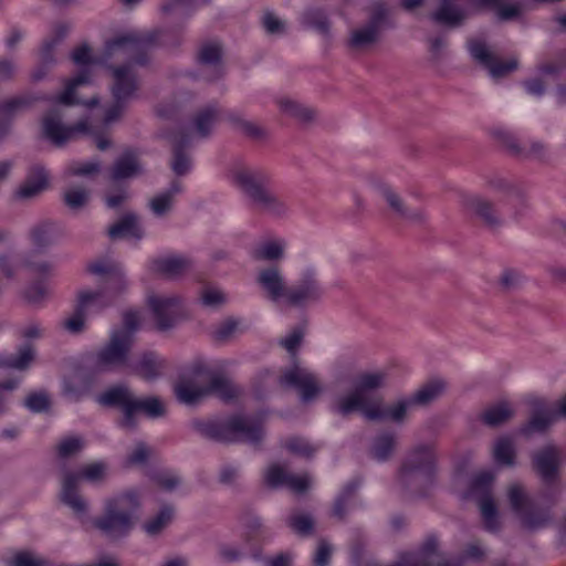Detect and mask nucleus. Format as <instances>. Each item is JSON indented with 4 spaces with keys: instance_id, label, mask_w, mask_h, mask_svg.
Wrapping results in <instances>:
<instances>
[{
    "instance_id": "1",
    "label": "nucleus",
    "mask_w": 566,
    "mask_h": 566,
    "mask_svg": "<svg viewBox=\"0 0 566 566\" xmlns=\"http://www.w3.org/2000/svg\"><path fill=\"white\" fill-rule=\"evenodd\" d=\"M159 32L129 31L107 41L102 55L98 57L93 56L92 50L87 44L75 48L71 57L80 66L94 63L107 64L113 59L127 60L126 64L130 65H144L149 48L159 41Z\"/></svg>"
},
{
    "instance_id": "2",
    "label": "nucleus",
    "mask_w": 566,
    "mask_h": 566,
    "mask_svg": "<svg viewBox=\"0 0 566 566\" xmlns=\"http://www.w3.org/2000/svg\"><path fill=\"white\" fill-rule=\"evenodd\" d=\"M193 379H180L175 386V394L179 401L192 405L207 395L213 394L224 401L239 397L240 389L227 377L210 373L203 363L192 366Z\"/></svg>"
},
{
    "instance_id": "3",
    "label": "nucleus",
    "mask_w": 566,
    "mask_h": 566,
    "mask_svg": "<svg viewBox=\"0 0 566 566\" xmlns=\"http://www.w3.org/2000/svg\"><path fill=\"white\" fill-rule=\"evenodd\" d=\"M384 379L381 373L360 375L355 389L338 400L337 412L347 416L353 411H360L368 420L381 418L385 415L381 399L374 390L384 384Z\"/></svg>"
},
{
    "instance_id": "4",
    "label": "nucleus",
    "mask_w": 566,
    "mask_h": 566,
    "mask_svg": "<svg viewBox=\"0 0 566 566\" xmlns=\"http://www.w3.org/2000/svg\"><path fill=\"white\" fill-rule=\"evenodd\" d=\"M233 180L259 211L276 217L286 213L285 201L269 187V178L265 174L242 168L234 171Z\"/></svg>"
},
{
    "instance_id": "5",
    "label": "nucleus",
    "mask_w": 566,
    "mask_h": 566,
    "mask_svg": "<svg viewBox=\"0 0 566 566\" xmlns=\"http://www.w3.org/2000/svg\"><path fill=\"white\" fill-rule=\"evenodd\" d=\"M196 428L203 436L222 442L242 441L258 443L263 438L261 420L247 417H232L227 421H200Z\"/></svg>"
},
{
    "instance_id": "6",
    "label": "nucleus",
    "mask_w": 566,
    "mask_h": 566,
    "mask_svg": "<svg viewBox=\"0 0 566 566\" xmlns=\"http://www.w3.org/2000/svg\"><path fill=\"white\" fill-rule=\"evenodd\" d=\"M139 506V496L135 491H127L105 502L104 515L94 524L109 537H119L129 532L133 514Z\"/></svg>"
},
{
    "instance_id": "7",
    "label": "nucleus",
    "mask_w": 566,
    "mask_h": 566,
    "mask_svg": "<svg viewBox=\"0 0 566 566\" xmlns=\"http://www.w3.org/2000/svg\"><path fill=\"white\" fill-rule=\"evenodd\" d=\"M437 455L431 446L415 448L402 463L400 479L403 483L430 485L436 476Z\"/></svg>"
},
{
    "instance_id": "8",
    "label": "nucleus",
    "mask_w": 566,
    "mask_h": 566,
    "mask_svg": "<svg viewBox=\"0 0 566 566\" xmlns=\"http://www.w3.org/2000/svg\"><path fill=\"white\" fill-rule=\"evenodd\" d=\"M134 65L135 64L109 65L113 76L112 93L114 103L105 113L104 122L107 125L120 117L126 101L130 98L138 88V78Z\"/></svg>"
},
{
    "instance_id": "9",
    "label": "nucleus",
    "mask_w": 566,
    "mask_h": 566,
    "mask_svg": "<svg viewBox=\"0 0 566 566\" xmlns=\"http://www.w3.org/2000/svg\"><path fill=\"white\" fill-rule=\"evenodd\" d=\"M106 467L102 462L90 463L82 468L80 474L66 473L62 481L61 501L71 507L75 514L86 512V502L78 494L77 488L81 479L91 482L99 481L105 475Z\"/></svg>"
},
{
    "instance_id": "10",
    "label": "nucleus",
    "mask_w": 566,
    "mask_h": 566,
    "mask_svg": "<svg viewBox=\"0 0 566 566\" xmlns=\"http://www.w3.org/2000/svg\"><path fill=\"white\" fill-rule=\"evenodd\" d=\"M507 499L512 510L520 516L525 528L535 531L546 527L551 523L552 516L549 512L535 509L520 483L509 485Z\"/></svg>"
},
{
    "instance_id": "11",
    "label": "nucleus",
    "mask_w": 566,
    "mask_h": 566,
    "mask_svg": "<svg viewBox=\"0 0 566 566\" xmlns=\"http://www.w3.org/2000/svg\"><path fill=\"white\" fill-rule=\"evenodd\" d=\"M133 346V338L127 332H112L108 343L94 356L93 368L106 371L124 366Z\"/></svg>"
},
{
    "instance_id": "12",
    "label": "nucleus",
    "mask_w": 566,
    "mask_h": 566,
    "mask_svg": "<svg viewBox=\"0 0 566 566\" xmlns=\"http://www.w3.org/2000/svg\"><path fill=\"white\" fill-rule=\"evenodd\" d=\"M494 474L490 471H483L475 475L472 481L471 491L479 495L478 502L485 528L490 532H496L500 528L497 520V509L491 494V486Z\"/></svg>"
},
{
    "instance_id": "13",
    "label": "nucleus",
    "mask_w": 566,
    "mask_h": 566,
    "mask_svg": "<svg viewBox=\"0 0 566 566\" xmlns=\"http://www.w3.org/2000/svg\"><path fill=\"white\" fill-rule=\"evenodd\" d=\"M385 19L386 8L377 3L368 22L350 31L347 40L348 48L353 51H366L375 45L380 39Z\"/></svg>"
},
{
    "instance_id": "14",
    "label": "nucleus",
    "mask_w": 566,
    "mask_h": 566,
    "mask_svg": "<svg viewBox=\"0 0 566 566\" xmlns=\"http://www.w3.org/2000/svg\"><path fill=\"white\" fill-rule=\"evenodd\" d=\"M109 304L111 300H106L104 292H80L75 311L63 321V327L73 334L81 333L84 329L85 317Z\"/></svg>"
},
{
    "instance_id": "15",
    "label": "nucleus",
    "mask_w": 566,
    "mask_h": 566,
    "mask_svg": "<svg viewBox=\"0 0 566 566\" xmlns=\"http://www.w3.org/2000/svg\"><path fill=\"white\" fill-rule=\"evenodd\" d=\"M42 132L53 144L61 146L76 138L77 135L88 134L90 126L86 120H81L73 126H65L61 122V114L54 109L43 117Z\"/></svg>"
},
{
    "instance_id": "16",
    "label": "nucleus",
    "mask_w": 566,
    "mask_h": 566,
    "mask_svg": "<svg viewBox=\"0 0 566 566\" xmlns=\"http://www.w3.org/2000/svg\"><path fill=\"white\" fill-rule=\"evenodd\" d=\"M527 403L532 408V416L523 428L525 434L546 430L557 415L566 417V395L559 400L557 410L552 408L545 400L537 397L528 398Z\"/></svg>"
},
{
    "instance_id": "17",
    "label": "nucleus",
    "mask_w": 566,
    "mask_h": 566,
    "mask_svg": "<svg viewBox=\"0 0 566 566\" xmlns=\"http://www.w3.org/2000/svg\"><path fill=\"white\" fill-rule=\"evenodd\" d=\"M98 402L103 406L119 408L124 417L119 421V426L124 429H134L136 421L134 420V402L135 397L127 387L116 386L98 397Z\"/></svg>"
},
{
    "instance_id": "18",
    "label": "nucleus",
    "mask_w": 566,
    "mask_h": 566,
    "mask_svg": "<svg viewBox=\"0 0 566 566\" xmlns=\"http://www.w3.org/2000/svg\"><path fill=\"white\" fill-rule=\"evenodd\" d=\"M468 46L473 59L486 67L493 77H502L517 69V60H499L482 41L471 40Z\"/></svg>"
},
{
    "instance_id": "19",
    "label": "nucleus",
    "mask_w": 566,
    "mask_h": 566,
    "mask_svg": "<svg viewBox=\"0 0 566 566\" xmlns=\"http://www.w3.org/2000/svg\"><path fill=\"white\" fill-rule=\"evenodd\" d=\"M538 76L524 82L528 94L541 96L546 85L555 82L566 71V53L559 54L555 60L543 62L538 65Z\"/></svg>"
},
{
    "instance_id": "20",
    "label": "nucleus",
    "mask_w": 566,
    "mask_h": 566,
    "mask_svg": "<svg viewBox=\"0 0 566 566\" xmlns=\"http://www.w3.org/2000/svg\"><path fill=\"white\" fill-rule=\"evenodd\" d=\"M324 293V289L313 271H305L298 283L291 286L287 292V305L303 306L318 301Z\"/></svg>"
},
{
    "instance_id": "21",
    "label": "nucleus",
    "mask_w": 566,
    "mask_h": 566,
    "mask_svg": "<svg viewBox=\"0 0 566 566\" xmlns=\"http://www.w3.org/2000/svg\"><path fill=\"white\" fill-rule=\"evenodd\" d=\"M280 382L281 385L297 389L304 401L313 399L321 391L317 377L307 369L297 366L284 371Z\"/></svg>"
},
{
    "instance_id": "22",
    "label": "nucleus",
    "mask_w": 566,
    "mask_h": 566,
    "mask_svg": "<svg viewBox=\"0 0 566 566\" xmlns=\"http://www.w3.org/2000/svg\"><path fill=\"white\" fill-rule=\"evenodd\" d=\"M265 483L271 488L286 486L295 493H303L310 486L307 474H292L279 464H272L264 474Z\"/></svg>"
},
{
    "instance_id": "23",
    "label": "nucleus",
    "mask_w": 566,
    "mask_h": 566,
    "mask_svg": "<svg viewBox=\"0 0 566 566\" xmlns=\"http://www.w3.org/2000/svg\"><path fill=\"white\" fill-rule=\"evenodd\" d=\"M256 282L270 300L274 302L283 301L287 304L290 287L286 285L284 276L277 266L261 270L256 276Z\"/></svg>"
},
{
    "instance_id": "24",
    "label": "nucleus",
    "mask_w": 566,
    "mask_h": 566,
    "mask_svg": "<svg viewBox=\"0 0 566 566\" xmlns=\"http://www.w3.org/2000/svg\"><path fill=\"white\" fill-rule=\"evenodd\" d=\"M148 304L155 315L158 329L166 331L174 325L175 318L180 312L178 297L153 295L148 297Z\"/></svg>"
},
{
    "instance_id": "25",
    "label": "nucleus",
    "mask_w": 566,
    "mask_h": 566,
    "mask_svg": "<svg viewBox=\"0 0 566 566\" xmlns=\"http://www.w3.org/2000/svg\"><path fill=\"white\" fill-rule=\"evenodd\" d=\"M455 1L441 0L437 10L430 14V19L437 24L448 28H457L463 24L470 17V11Z\"/></svg>"
},
{
    "instance_id": "26",
    "label": "nucleus",
    "mask_w": 566,
    "mask_h": 566,
    "mask_svg": "<svg viewBox=\"0 0 566 566\" xmlns=\"http://www.w3.org/2000/svg\"><path fill=\"white\" fill-rule=\"evenodd\" d=\"M191 269V261L181 255H166L151 261V271L168 279L181 276Z\"/></svg>"
},
{
    "instance_id": "27",
    "label": "nucleus",
    "mask_w": 566,
    "mask_h": 566,
    "mask_svg": "<svg viewBox=\"0 0 566 566\" xmlns=\"http://www.w3.org/2000/svg\"><path fill=\"white\" fill-rule=\"evenodd\" d=\"M48 186V172L43 167L36 165L30 169L24 182L18 189L17 196L21 199H30L44 191Z\"/></svg>"
},
{
    "instance_id": "28",
    "label": "nucleus",
    "mask_w": 566,
    "mask_h": 566,
    "mask_svg": "<svg viewBox=\"0 0 566 566\" xmlns=\"http://www.w3.org/2000/svg\"><path fill=\"white\" fill-rule=\"evenodd\" d=\"M499 139L514 155L524 158L543 159L546 155V146L541 142H531L526 147H521L513 135L507 132H499Z\"/></svg>"
},
{
    "instance_id": "29",
    "label": "nucleus",
    "mask_w": 566,
    "mask_h": 566,
    "mask_svg": "<svg viewBox=\"0 0 566 566\" xmlns=\"http://www.w3.org/2000/svg\"><path fill=\"white\" fill-rule=\"evenodd\" d=\"M559 461L558 450L548 447L539 451L534 458V465L545 483H552L556 479Z\"/></svg>"
},
{
    "instance_id": "30",
    "label": "nucleus",
    "mask_w": 566,
    "mask_h": 566,
    "mask_svg": "<svg viewBox=\"0 0 566 566\" xmlns=\"http://www.w3.org/2000/svg\"><path fill=\"white\" fill-rule=\"evenodd\" d=\"M189 144L190 136L186 133H178L172 137L171 169L177 176H184L191 169L190 157L185 153Z\"/></svg>"
},
{
    "instance_id": "31",
    "label": "nucleus",
    "mask_w": 566,
    "mask_h": 566,
    "mask_svg": "<svg viewBox=\"0 0 566 566\" xmlns=\"http://www.w3.org/2000/svg\"><path fill=\"white\" fill-rule=\"evenodd\" d=\"M88 271L93 274L104 275L107 287L112 286L116 291H120L125 285L124 274L114 262L107 260L95 261L88 265Z\"/></svg>"
},
{
    "instance_id": "32",
    "label": "nucleus",
    "mask_w": 566,
    "mask_h": 566,
    "mask_svg": "<svg viewBox=\"0 0 566 566\" xmlns=\"http://www.w3.org/2000/svg\"><path fill=\"white\" fill-rule=\"evenodd\" d=\"M34 357V347L30 344H25L20 346L15 354L0 355V368H11L23 371L29 368Z\"/></svg>"
},
{
    "instance_id": "33",
    "label": "nucleus",
    "mask_w": 566,
    "mask_h": 566,
    "mask_svg": "<svg viewBox=\"0 0 566 566\" xmlns=\"http://www.w3.org/2000/svg\"><path fill=\"white\" fill-rule=\"evenodd\" d=\"M140 170L138 155L135 150L128 149L115 161L111 177L113 180L130 178Z\"/></svg>"
},
{
    "instance_id": "34",
    "label": "nucleus",
    "mask_w": 566,
    "mask_h": 566,
    "mask_svg": "<svg viewBox=\"0 0 566 566\" xmlns=\"http://www.w3.org/2000/svg\"><path fill=\"white\" fill-rule=\"evenodd\" d=\"M378 191L380 196L387 201L392 211L400 217L410 220H422L424 218V213L422 211H412L405 208L399 195L391 187L381 185L379 186Z\"/></svg>"
},
{
    "instance_id": "35",
    "label": "nucleus",
    "mask_w": 566,
    "mask_h": 566,
    "mask_svg": "<svg viewBox=\"0 0 566 566\" xmlns=\"http://www.w3.org/2000/svg\"><path fill=\"white\" fill-rule=\"evenodd\" d=\"M182 191V184L178 180L171 182L168 190L158 193L149 201V208L156 216H164L174 205L175 197Z\"/></svg>"
},
{
    "instance_id": "36",
    "label": "nucleus",
    "mask_w": 566,
    "mask_h": 566,
    "mask_svg": "<svg viewBox=\"0 0 566 566\" xmlns=\"http://www.w3.org/2000/svg\"><path fill=\"white\" fill-rule=\"evenodd\" d=\"M219 116L220 111L216 106H208L198 111L192 119L196 134L201 138L209 136Z\"/></svg>"
},
{
    "instance_id": "37",
    "label": "nucleus",
    "mask_w": 566,
    "mask_h": 566,
    "mask_svg": "<svg viewBox=\"0 0 566 566\" xmlns=\"http://www.w3.org/2000/svg\"><path fill=\"white\" fill-rule=\"evenodd\" d=\"M108 235L112 239L126 237L140 239L143 232L139 228L137 217L134 213H127L108 229Z\"/></svg>"
},
{
    "instance_id": "38",
    "label": "nucleus",
    "mask_w": 566,
    "mask_h": 566,
    "mask_svg": "<svg viewBox=\"0 0 566 566\" xmlns=\"http://www.w3.org/2000/svg\"><path fill=\"white\" fill-rule=\"evenodd\" d=\"M478 9H493L502 21L512 20L521 13V6L517 3H505L504 0H474Z\"/></svg>"
},
{
    "instance_id": "39",
    "label": "nucleus",
    "mask_w": 566,
    "mask_h": 566,
    "mask_svg": "<svg viewBox=\"0 0 566 566\" xmlns=\"http://www.w3.org/2000/svg\"><path fill=\"white\" fill-rule=\"evenodd\" d=\"M514 412L511 403L502 401L486 408L481 417L484 423L495 427L511 419Z\"/></svg>"
},
{
    "instance_id": "40",
    "label": "nucleus",
    "mask_w": 566,
    "mask_h": 566,
    "mask_svg": "<svg viewBox=\"0 0 566 566\" xmlns=\"http://www.w3.org/2000/svg\"><path fill=\"white\" fill-rule=\"evenodd\" d=\"M465 207L479 216L488 226L493 227L499 224V219L489 201L472 196L465 199Z\"/></svg>"
},
{
    "instance_id": "41",
    "label": "nucleus",
    "mask_w": 566,
    "mask_h": 566,
    "mask_svg": "<svg viewBox=\"0 0 566 566\" xmlns=\"http://www.w3.org/2000/svg\"><path fill=\"white\" fill-rule=\"evenodd\" d=\"M91 81V72L88 69L82 70L77 76L66 82L65 90L57 96L56 101L63 105H74L81 102L74 97L76 87L83 84H87Z\"/></svg>"
},
{
    "instance_id": "42",
    "label": "nucleus",
    "mask_w": 566,
    "mask_h": 566,
    "mask_svg": "<svg viewBox=\"0 0 566 566\" xmlns=\"http://www.w3.org/2000/svg\"><path fill=\"white\" fill-rule=\"evenodd\" d=\"M444 388V384L441 380H432L422 386L415 395L410 398V403L413 406H424L430 403L437 397L440 396Z\"/></svg>"
},
{
    "instance_id": "43",
    "label": "nucleus",
    "mask_w": 566,
    "mask_h": 566,
    "mask_svg": "<svg viewBox=\"0 0 566 566\" xmlns=\"http://www.w3.org/2000/svg\"><path fill=\"white\" fill-rule=\"evenodd\" d=\"M136 412H144L150 418L163 417L166 412L164 402L157 397H147L144 399L135 398L134 402V420L136 421Z\"/></svg>"
},
{
    "instance_id": "44",
    "label": "nucleus",
    "mask_w": 566,
    "mask_h": 566,
    "mask_svg": "<svg viewBox=\"0 0 566 566\" xmlns=\"http://www.w3.org/2000/svg\"><path fill=\"white\" fill-rule=\"evenodd\" d=\"M284 248L285 243L282 240L265 241L254 249L253 256L256 260H279L284 254Z\"/></svg>"
},
{
    "instance_id": "45",
    "label": "nucleus",
    "mask_w": 566,
    "mask_h": 566,
    "mask_svg": "<svg viewBox=\"0 0 566 566\" xmlns=\"http://www.w3.org/2000/svg\"><path fill=\"white\" fill-rule=\"evenodd\" d=\"M280 109L301 122L307 123L315 117V112L304 105L298 104L290 98H282L279 101Z\"/></svg>"
},
{
    "instance_id": "46",
    "label": "nucleus",
    "mask_w": 566,
    "mask_h": 566,
    "mask_svg": "<svg viewBox=\"0 0 566 566\" xmlns=\"http://www.w3.org/2000/svg\"><path fill=\"white\" fill-rule=\"evenodd\" d=\"M161 368L163 361L155 354L148 353L142 357L136 371L142 378L153 380L159 376Z\"/></svg>"
},
{
    "instance_id": "47",
    "label": "nucleus",
    "mask_w": 566,
    "mask_h": 566,
    "mask_svg": "<svg viewBox=\"0 0 566 566\" xmlns=\"http://www.w3.org/2000/svg\"><path fill=\"white\" fill-rule=\"evenodd\" d=\"M174 509L164 506L159 513L144 524V530L148 535L159 534L172 520Z\"/></svg>"
},
{
    "instance_id": "48",
    "label": "nucleus",
    "mask_w": 566,
    "mask_h": 566,
    "mask_svg": "<svg viewBox=\"0 0 566 566\" xmlns=\"http://www.w3.org/2000/svg\"><path fill=\"white\" fill-rule=\"evenodd\" d=\"M69 29L70 28L64 23H59L54 27L53 36L45 40L41 48V61L43 64H48L53 61V49L66 35Z\"/></svg>"
},
{
    "instance_id": "49",
    "label": "nucleus",
    "mask_w": 566,
    "mask_h": 566,
    "mask_svg": "<svg viewBox=\"0 0 566 566\" xmlns=\"http://www.w3.org/2000/svg\"><path fill=\"white\" fill-rule=\"evenodd\" d=\"M55 227L52 222H42L31 230L32 243L38 248H43L53 242Z\"/></svg>"
},
{
    "instance_id": "50",
    "label": "nucleus",
    "mask_w": 566,
    "mask_h": 566,
    "mask_svg": "<svg viewBox=\"0 0 566 566\" xmlns=\"http://www.w3.org/2000/svg\"><path fill=\"white\" fill-rule=\"evenodd\" d=\"M396 443V438L392 433H382L378 436L373 444L371 453L374 458L379 461L387 460L391 454Z\"/></svg>"
},
{
    "instance_id": "51",
    "label": "nucleus",
    "mask_w": 566,
    "mask_h": 566,
    "mask_svg": "<svg viewBox=\"0 0 566 566\" xmlns=\"http://www.w3.org/2000/svg\"><path fill=\"white\" fill-rule=\"evenodd\" d=\"M303 23L310 28L315 29L322 34H327L329 31V21L326 14L318 9L307 10L303 14Z\"/></svg>"
},
{
    "instance_id": "52",
    "label": "nucleus",
    "mask_w": 566,
    "mask_h": 566,
    "mask_svg": "<svg viewBox=\"0 0 566 566\" xmlns=\"http://www.w3.org/2000/svg\"><path fill=\"white\" fill-rule=\"evenodd\" d=\"M493 455L499 464L512 465L515 455L512 441L509 438L499 439L494 446Z\"/></svg>"
},
{
    "instance_id": "53",
    "label": "nucleus",
    "mask_w": 566,
    "mask_h": 566,
    "mask_svg": "<svg viewBox=\"0 0 566 566\" xmlns=\"http://www.w3.org/2000/svg\"><path fill=\"white\" fill-rule=\"evenodd\" d=\"M228 119L244 135L252 138H260L264 135L262 127L253 122H248L240 117V115L230 113Z\"/></svg>"
},
{
    "instance_id": "54",
    "label": "nucleus",
    "mask_w": 566,
    "mask_h": 566,
    "mask_svg": "<svg viewBox=\"0 0 566 566\" xmlns=\"http://www.w3.org/2000/svg\"><path fill=\"white\" fill-rule=\"evenodd\" d=\"M64 202L71 209L84 207L90 198V191L82 187H72L64 192Z\"/></svg>"
},
{
    "instance_id": "55",
    "label": "nucleus",
    "mask_w": 566,
    "mask_h": 566,
    "mask_svg": "<svg viewBox=\"0 0 566 566\" xmlns=\"http://www.w3.org/2000/svg\"><path fill=\"white\" fill-rule=\"evenodd\" d=\"M287 525L300 535H308L314 522L307 514H293L287 520Z\"/></svg>"
},
{
    "instance_id": "56",
    "label": "nucleus",
    "mask_w": 566,
    "mask_h": 566,
    "mask_svg": "<svg viewBox=\"0 0 566 566\" xmlns=\"http://www.w3.org/2000/svg\"><path fill=\"white\" fill-rule=\"evenodd\" d=\"M221 57V46L218 43H206L199 51V61L202 64L217 65Z\"/></svg>"
},
{
    "instance_id": "57",
    "label": "nucleus",
    "mask_w": 566,
    "mask_h": 566,
    "mask_svg": "<svg viewBox=\"0 0 566 566\" xmlns=\"http://www.w3.org/2000/svg\"><path fill=\"white\" fill-rule=\"evenodd\" d=\"M9 566H45V562L28 551H20L8 563Z\"/></svg>"
},
{
    "instance_id": "58",
    "label": "nucleus",
    "mask_w": 566,
    "mask_h": 566,
    "mask_svg": "<svg viewBox=\"0 0 566 566\" xmlns=\"http://www.w3.org/2000/svg\"><path fill=\"white\" fill-rule=\"evenodd\" d=\"M284 447L292 453L310 457L315 452V448L312 447L306 440L302 438H290L285 441Z\"/></svg>"
},
{
    "instance_id": "59",
    "label": "nucleus",
    "mask_w": 566,
    "mask_h": 566,
    "mask_svg": "<svg viewBox=\"0 0 566 566\" xmlns=\"http://www.w3.org/2000/svg\"><path fill=\"white\" fill-rule=\"evenodd\" d=\"M411 406L413 405L410 403V399L398 401L396 405L391 407L381 406V409L384 410L385 415L381 418H378L377 420L390 418L391 420L399 422L405 418L407 409Z\"/></svg>"
},
{
    "instance_id": "60",
    "label": "nucleus",
    "mask_w": 566,
    "mask_h": 566,
    "mask_svg": "<svg viewBox=\"0 0 566 566\" xmlns=\"http://www.w3.org/2000/svg\"><path fill=\"white\" fill-rule=\"evenodd\" d=\"M83 441L78 437H69L63 439L57 446V453L62 458L73 455L81 451Z\"/></svg>"
},
{
    "instance_id": "61",
    "label": "nucleus",
    "mask_w": 566,
    "mask_h": 566,
    "mask_svg": "<svg viewBox=\"0 0 566 566\" xmlns=\"http://www.w3.org/2000/svg\"><path fill=\"white\" fill-rule=\"evenodd\" d=\"M48 295L49 287L42 282L30 285L24 292L25 300L31 304H40Z\"/></svg>"
},
{
    "instance_id": "62",
    "label": "nucleus",
    "mask_w": 566,
    "mask_h": 566,
    "mask_svg": "<svg viewBox=\"0 0 566 566\" xmlns=\"http://www.w3.org/2000/svg\"><path fill=\"white\" fill-rule=\"evenodd\" d=\"M357 489V484L349 483L345 486L339 497L335 501L334 507H333V515L343 518L345 515V505L346 502L349 500V497L355 493Z\"/></svg>"
},
{
    "instance_id": "63",
    "label": "nucleus",
    "mask_w": 566,
    "mask_h": 566,
    "mask_svg": "<svg viewBox=\"0 0 566 566\" xmlns=\"http://www.w3.org/2000/svg\"><path fill=\"white\" fill-rule=\"evenodd\" d=\"M304 337V329L302 327H295L293 331L283 339L280 344L292 355H294L300 347Z\"/></svg>"
},
{
    "instance_id": "64",
    "label": "nucleus",
    "mask_w": 566,
    "mask_h": 566,
    "mask_svg": "<svg viewBox=\"0 0 566 566\" xmlns=\"http://www.w3.org/2000/svg\"><path fill=\"white\" fill-rule=\"evenodd\" d=\"M25 407L34 412H41L48 409L49 398L43 392H34L27 397Z\"/></svg>"
}]
</instances>
